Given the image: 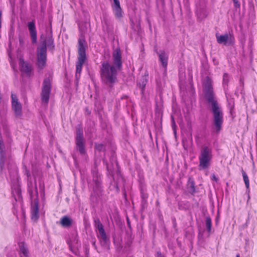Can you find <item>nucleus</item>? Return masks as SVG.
I'll return each mask as SVG.
<instances>
[{"label":"nucleus","instance_id":"nucleus-1","mask_svg":"<svg viewBox=\"0 0 257 257\" xmlns=\"http://www.w3.org/2000/svg\"><path fill=\"white\" fill-rule=\"evenodd\" d=\"M203 89L208 108L212 113L213 132L218 134L222 129L223 113L220 105L218 102L213 91L212 81L209 77L205 78L203 82Z\"/></svg>","mask_w":257,"mask_h":257},{"label":"nucleus","instance_id":"nucleus-2","mask_svg":"<svg viewBox=\"0 0 257 257\" xmlns=\"http://www.w3.org/2000/svg\"><path fill=\"white\" fill-rule=\"evenodd\" d=\"M122 67L121 54L119 49H116L112 54V65L108 61L102 62L100 74L102 81L109 87H112L116 80L117 71Z\"/></svg>","mask_w":257,"mask_h":257},{"label":"nucleus","instance_id":"nucleus-3","mask_svg":"<svg viewBox=\"0 0 257 257\" xmlns=\"http://www.w3.org/2000/svg\"><path fill=\"white\" fill-rule=\"evenodd\" d=\"M213 158L212 149L209 146H201L198 157L199 170L208 169L211 165Z\"/></svg>","mask_w":257,"mask_h":257},{"label":"nucleus","instance_id":"nucleus-4","mask_svg":"<svg viewBox=\"0 0 257 257\" xmlns=\"http://www.w3.org/2000/svg\"><path fill=\"white\" fill-rule=\"evenodd\" d=\"M86 42L83 38H80L78 40V61L76 66L75 76L77 79L80 76L82 68L86 60Z\"/></svg>","mask_w":257,"mask_h":257},{"label":"nucleus","instance_id":"nucleus-5","mask_svg":"<svg viewBox=\"0 0 257 257\" xmlns=\"http://www.w3.org/2000/svg\"><path fill=\"white\" fill-rule=\"evenodd\" d=\"M76 130V149L80 155L83 156L86 154V150L85 147V141L83 137V129L80 125H78Z\"/></svg>","mask_w":257,"mask_h":257},{"label":"nucleus","instance_id":"nucleus-6","mask_svg":"<svg viewBox=\"0 0 257 257\" xmlns=\"http://www.w3.org/2000/svg\"><path fill=\"white\" fill-rule=\"evenodd\" d=\"M97 163L95 161L94 167L91 170V174L93 177V189L95 192L100 191L101 188V175L99 173L97 168Z\"/></svg>","mask_w":257,"mask_h":257},{"label":"nucleus","instance_id":"nucleus-7","mask_svg":"<svg viewBox=\"0 0 257 257\" xmlns=\"http://www.w3.org/2000/svg\"><path fill=\"white\" fill-rule=\"evenodd\" d=\"M51 90V80L49 78H46L43 82L41 92V99L43 103L47 104L49 101Z\"/></svg>","mask_w":257,"mask_h":257},{"label":"nucleus","instance_id":"nucleus-8","mask_svg":"<svg viewBox=\"0 0 257 257\" xmlns=\"http://www.w3.org/2000/svg\"><path fill=\"white\" fill-rule=\"evenodd\" d=\"M40 41V45L37 48H44L46 51H47V48L51 50L54 49L55 45L51 33L48 34L46 37H44L43 34L41 35Z\"/></svg>","mask_w":257,"mask_h":257},{"label":"nucleus","instance_id":"nucleus-9","mask_svg":"<svg viewBox=\"0 0 257 257\" xmlns=\"http://www.w3.org/2000/svg\"><path fill=\"white\" fill-rule=\"evenodd\" d=\"M36 65L40 69H43L46 66L47 61V51L44 48L37 49Z\"/></svg>","mask_w":257,"mask_h":257},{"label":"nucleus","instance_id":"nucleus-10","mask_svg":"<svg viewBox=\"0 0 257 257\" xmlns=\"http://www.w3.org/2000/svg\"><path fill=\"white\" fill-rule=\"evenodd\" d=\"M12 106L16 117H20L22 114V105L19 102L17 96L14 93L11 94Z\"/></svg>","mask_w":257,"mask_h":257},{"label":"nucleus","instance_id":"nucleus-11","mask_svg":"<svg viewBox=\"0 0 257 257\" xmlns=\"http://www.w3.org/2000/svg\"><path fill=\"white\" fill-rule=\"evenodd\" d=\"M217 42L220 44H224L225 45H230L232 43L234 38L230 34H225L222 35L216 34Z\"/></svg>","mask_w":257,"mask_h":257},{"label":"nucleus","instance_id":"nucleus-12","mask_svg":"<svg viewBox=\"0 0 257 257\" xmlns=\"http://www.w3.org/2000/svg\"><path fill=\"white\" fill-rule=\"evenodd\" d=\"M28 27L32 44L36 45L37 43V33L34 21L29 22Z\"/></svg>","mask_w":257,"mask_h":257},{"label":"nucleus","instance_id":"nucleus-13","mask_svg":"<svg viewBox=\"0 0 257 257\" xmlns=\"http://www.w3.org/2000/svg\"><path fill=\"white\" fill-rule=\"evenodd\" d=\"M28 192L29 193L32 201H34L35 199H38V192L36 180H35L34 183H33L31 181L29 180L28 183Z\"/></svg>","mask_w":257,"mask_h":257},{"label":"nucleus","instance_id":"nucleus-14","mask_svg":"<svg viewBox=\"0 0 257 257\" xmlns=\"http://www.w3.org/2000/svg\"><path fill=\"white\" fill-rule=\"evenodd\" d=\"M31 218L34 221H37L39 218L38 200L34 199L31 204Z\"/></svg>","mask_w":257,"mask_h":257},{"label":"nucleus","instance_id":"nucleus-15","mask_svg":"<svg viewBox=\"0 0 257 257\" xmlns=\"http://www.w3.org/2000/svg\"><path fill=\"white\" fill-rule=\"evenodd\" d=\"M69 248L71 251L75 254L78 255L79 254L78 247L79 244L78 243V239L76 236L70 239L68 241Z\"/></svg>","mask_w":257,"mask_h":257},{"label":"nucleus","instance_id":"nucleus-16","mask_svg":"<svg viewBox=\"0 0 257 257\" xmlns=\"http://www.w3.org/2000/svg\"><path fill=\"white\" fill-rule=\"evenodd\" d=\"M20 66L21 71L27 75H30L32 71V66L30 63L25 61L23 59L20 60Z\"/></svg>","mask_w":257,"mask_h":257},{"label":"nucleus","instance_id":"nucleus-17","mask_svg":"<svg viewBox=\"0 0 257 257\" xmlns=\"http://www.w3.org/2000/svg\"><path fill=\"white\" fill-rule=\"evenodd\" d=\"M59 223L62 227L68 228L72 226L73 220L68 216H63L61 218Z\"/></svg>","mask_w":257,"mask_h":257},{"label":"nucleus","instance_id":"nucleus-18","mask_svg":"<svg viewBox=\"0 0 257 257\" xmlns=\"http://www.w3.org/2000/svg\"><path fill=\"white\" fill-rule=\"evenodd\" d=\"M94 222V227L96 229V230L98 231L97 236L106 234L104 229L103 226L100 222L99 219L98 218L95 219Z\"/></svg>","mask_w":257,"mask_h":257},{"label":"nucleus","instance_id":"nucleus-19","mask_svg":"<svg viewBox=\"0 0 257 257\" xmlns=\"http://www.w3.org/2000/svg\"><path fill=\"white\" fill-rule=\"evenodd\" d=\"M158 54L159 60L161 62L162 66L166 70L168 65V56L164 51H160V52Z\"/></svg>","mask_w":257,"mask_h":257},{"label":"nucleus","instance_id":"nucleus-20","mask_svg":"<svg viewBox=\"0 0 257 257\" xmlns=\"http://www.w3.org/2000/svg\"><path fill=\"white\" fill-rule=\"evenodd\" d=\"M97 237L99 239L101 245L104 248L108 250L109 246V240L107 237L106 234H105L101 235H98Z\"/></svg>","mask_w":257,"mask_h":257},{"label":"nucleus","instance_id":"nucleus-21","mask_svg":"<svg viewBox=\"0 0 257 257\" xmlns=\"http://www.w3.org/2000/svg\"><path fill=\"white\" fill-rule=\"evenodd\" d=\"M112 9L116 19H120L122 17V10L120 7H113Z\"/></svg>","mask_w":257,"mask_h":257},{"label":"nucleus","instance_id":"nucleus-22","mask_svg":"<svg viewBox=\"0 0 257 257\" xmlns=\"http://www.w3.org/2000/svg\"><path fill=\"white\" fill-rule=\"evenodd\" d=\"M19 247L21 255H23L25 257H28V250L24 242H21L19 244Z\"/></svg>","mask_w":257,"mask_h":257},{"label":"nucleus","instance_id":"nucleus-23","mask_svg":"<svg viewBox=\"0 0 257 257\" xmlns=\"http://www.w3.org/2000/svg\"><path fill=\"white\" fill-rule=\"evenodd\" d=\"M187 189L189 193L193 194L195 192V183L193 180L189 178L187 184Z\"/></svg>","mask_w":257,"mask_h":257},{"label":"nucleus","instance_id":"nucleus-24","mask_svg":"<svg viewBox=\"0 0 257 257\" xmlns=\"http://www.w3.org/2000/svg\"><path fill=\"white\" fill-rule=\"evenodd\" d=\"M205 225L207 232L209 233L211 232L212 222L211 219L209 217H207L205 220Z\"/></svg>","mask_w":257,"mask_h":257},{"label":"nucleus","instance_id":"nucleus-25","mask_svg":"<svg viewBox=\"0 0 257 257\" xmlns=\"http://www.w3.org/2000/svg\"><path fill=\"white\" fill-rule=\"evenodd\" d=\"M241 172L245 186L247 189H248L249 187V181L248 177L246 173L243 171V170H242Z\"/></svg>","mask_w":257,"mask_h":257},{"label":"nucleus","instance_id":"nucleus-26","mask_svg":"<svg viewBox=\"0 0 257 257\" xmlns=\"http://www.w3.org/2000/svg\"><path fill=\"white\" fill-rule=\"evenodd\" d=\"M146 83H147L146 79L144 77H143L142 79L140 80V81L139 82V83L138 84V85L139 86V87L141 89L142 92H143V91L145 88Z\"/></svg>","mask_w":257,"mask_h":257},{"label":"nucleus","instance_id":"nucleus-27","mask_svg":"<svg viewBox=\"0 0 257 257\" xmlns=\"http://www.w3.org/2000/svg\"><path fill=\"white\" fill-rule=\"evenodd\" d=\"M229 81V75L227 73H224L223 77V83L224 84H227Z\"/></svg>","mask_w":257,"mask_h":257},{"label":"nucleus","instance_id":"nucleus-28","mask_svg":"<svg viewBox=\"0 0 257 257\" xmlns=\"http://www.w3.org/2000/svg\"><path fill=\"white\" fill-rule=\"evenodd\" d=\"M113 3L111 5L112 8L120 7L119 0H113Z\"/></svg>","mask_w":257,"mask_h":257},{"label":"nucleus","instance_id":"nucleus-29","mask_svg":"<svg viewBox=\"0 0 257 257\" xmlns=\"http://www.w3.org/2000/svg\"><path fill=\"white\" fill-rule=\"evenodd\" d=\"M172 127L173 130L174 134H176V130L177 126L175 124L174 119L173 117H172Z\"/></svg>","mask_w":257,"mask_h":257},{"label":"nucleus","instance_id":"nucleus-30","mask_svg":"<svg viewBox=\"0 0 257 257\" xmlns=\"http://www.w3.org/2000/svg\"><path fill=\"white\" fill-rule=\"evenodd\" d=\"M95 148L98 151H101L103 149L104 146L102 144H98L96 145Z\"/></svg>","mask_w":257,"mask_h":257},{"label":"nucleus","instance_id":"nucleus-31","mask_svg":"<svg viewBox=\"0 0 257 257\" xmlns=\"http://www.w3.org/2000/svg\"><path fill=\"white\" fill-rule=\"evenodd\" d=\"M158 4H160L162 5L163 6L165 5L164 0H156Z\"/></svg>","mask_w":257,"mask_h":257},{"label":"nucleus","instance_id":"nucleus-32","mask_svg":"<svg viewBox=\"0 0 257 257\" xmlns=\"http://www.w3.org/2000/svg\"><path fill=\"white\" fill-rule=\"evenodd\" d=\"M19 42H20V45L21 46H23V45L24 44V40L22 38H20L19 39Z\"/></svg>","mask_w":257,"mask_h":257},{"label":"nucleus","instance_id":"nucleus-33","mask_svg":"<svg viewBox=\"0 0 257 257\" xmlns=\"http://www.w3.org/2000/svg\"><path fill=\"white\" fill-rule=\"evenodd\" d=\"M233 1L234 2V3L235 4V6L236 7H239L240 5H239L237 0H233Z\"/></svg>","mask_w":257,"mask_h":257},{"label":"nucleus","instance_id":"nucleus-34","mask_svg":"<svg viewBox=\"0 0 257 257\" xmlns=\"http://www.w3.org/2000/svg\"><path fill=\"white\" fill-rule=\"evenodd\" d=\"M211 179L212 180L217 181L218 180V179L216 177L215 175L214 174H213L211 176Z\"/></svg>","mask_w":257,"mask_h":257},{"label":"nucleus","instance_id":"nucleus-35","mask_svg":"<svg viewBox=\"0 0 257 257\" xmlns=\"http://www.w3.org/2000/svg\"><path fill=\"white\" fill-rule=\"evenodd\" d=\"M156 257H164V256L160 252H158Z\"/></svg>","mask_w":257,"mask_h":257},{"label":"nucleus","instance_id":"nucleus-36","mask_svg":"<svg viewBox=\"0 0 257 257\" xmlns=\"http://www.w3.org/2000/svg\"><path fill=\"white\" fill-rule=\"evenodd\" d=\"M39 186H40V188L41 189H43V188H44V184H43L40 183Z\"/></svg>","mask_w":257,"mask_h":257},{"label":"nucleus","instance_id":"nucleus-37","mask_svg":"<svg viewBox=\"0 0 257 257\" xmlns=\"http://www.w3.org/2000/svg\"><path fill=\"white\" fill-rule=\"evenodd\" d=\"M236 257H240L239 254H237V255H236Z\"/></svg>","mask_w":257,"mask_h":257}]
</instances>
